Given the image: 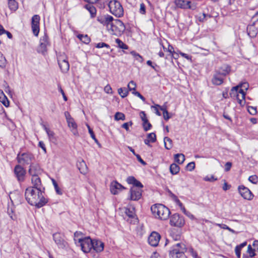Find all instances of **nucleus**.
<instances>
[{
    "mask_svg": "<svg viewBox=\"0 0 258 258\" xmlns=\"http://www.w3.org/2000/svg\"><path fill=\"white\" fill-rule=\"evenodd\" d=\"M125 214L130 218L134 217L135 215V210L134 208H126L125 210Z\"/></svg>",
    "mask_w": 258,
    "mask_h": 258,
    "instance_id": "40",
    "label": "nucleus"
},
{
    "mask_svg": "<svg viewBox=\"0 0 258 258\" xmlns=\"http://www.w3.org/2000/svg\"><path fill=\"white\" fill-rule=\"evenodd\" d=\"M189 252L190 253V254L194 258H199L197 252L196 251H195L192 248L189 250Z\"/></svg>",
    "mask_w": 258,
    "mask_h": 258,
    "instance_id": "59",
    "label": "nucleus"
},
{
    "mask_svg": "<svg viewBox=\"0 0 258 258\" xmlns=\"http://www.w3.org/2000/svg\"><path fill=\"white\" fill-rule=\"evenodd\" d=\"M241 249L239 248L237 246L235 247V254L238 258H240L241 256Z\"/></svg>",
    "mask_w": 258,
    "mask_h": 258,
    "instance_id": "58",
    "label": "nucleus"
},
{
    "mask_svg": "<svg viewBox=\"0 0 258 258\" xmlns=\"http://www.w3.org/2000/svg\"><path fill=\"white\" fill-rule=\"evenodd\" d=\"M195 167V163L194 162L189 163L187 166L186 168L189 171H192Z\"/></svg>",
    "mask_w": 258,
    "mask_h": 258,
    "instance_id": "54",
    "label": "nucleus"
},
{
    "mask_svg": "<svg viewBox=\"0 0 258 258\" xmlns=\"http://www.w3.org/2000/svg\"><path fill=\"white\" fill-rule=\"evenodd\" d=\"M133 124V122L132 121H130L128 122H125L122 124V127L124 128L126 131H129V126H132Z\"/></svg>",
    "mask_w": 258,
    "mask_h": 258,
    "instance_id": "53",
    "label": "nucleus"
},
{
    "mask_svg": "<svg viewBox=\"0 0 258 258\" xmlns=\"http://www.w3.org/2000/svg\"><path fill=\"white\" fill-rule=\"evenodd\" d=\"M127 181L128 183L132 184L130 191V200L138 201L142 197L143 184L136 178H127Z\"/></svg>",
    "mask_w": 258,
    "mask_h": 258,
    "instance_id": "2",
    "label": "nucleus"
},
{
    "mask_svg": "<svg viewBox=\"0 0 258 258\" xmlns=\"http://www.w3.org/2000/svg\"><path fill=\"white\" fill-rule=\"evenodd\" d=\"M123 188V186L116 181H113L111 183L110 191L113 195H117Z\"/></svg>",
    "mask_w": 258,
    "mask_h": 258,
    "instance_id": "18",
    "label": "nucleus"
},
{
    "mask_svg": "<svg viewBox=\"0 0 258 258\" xmlns=\"http://www.w3.org/2000/svg\"><path fill=\"white\" fill-rule=\"evenodd\" d=\"M44 130L46 132L48 137L49 140L52 143H55L57 141L56 137L55 136L54 133L47 128L45 125H43Z\"/></svg>",
    "mask_w": 258,
    "mask_h": 258,
    "instance_id": "24",
    "label": "nucleus"
},
{
    "mask_svg": "<svg viewBox=\"0 0 258 258\" xmlns=\"http://www.w3.org/2000/svg\"><path fill=\"white\" fill-rule=\"evenodd\" d=\"M29 171L31 176H38L40 173L41 170L38 165L32 163L30 165Z\"/></svg>",
    "mask_w": 258,
    "mask_h": 258,
    "instance_id": "22",
    "label": "nucleus"
},
{
    "mask_svg": "<svg viewBox=\"0 0 258 258\" xmlns=\"http://www.w3.org/2000/svg\"><path fill=\"white\" fill-rule=\"evenodd\" d=\"M14 172L17 177H21L24 176L25 173L24 169L20 165L15 166Z\"/></svg>",
    "mask_w": 258,
    "mask_h": 258,
    "instance_id": "28",
    "label": "nucleus"
},
{
    "mask_svg": "<svg viewBox=\"0 0 258 258\" xmlns=\"http://www.w3.org/2000/svg\"><path fill=\"white\" fill-rule=\"evenodd\" d=\"M255 250V249L252 248L251 246L250 245H249L247 247V252L248 254V256L253 257L255 255V253L254 252Z\"/></svg>",
    "mask_w": 258,
    "mask_h": 258,
    "instance_id": "44",
    "label": "nucleus"
},
{
    "mask_svg": "<svg viewBox=\"0 0 258 258\" xmlns=\"http://www.w3.org/2000/svg\"><path fill=\"white\" fill-rule=\"evenodd\" d=\"M224 78V77L215 72L212 79V83L215 85H220L223 84Z\"/></svg>",
    "mask_w": 258,
    "mask_h": 258,
    "instance_id": "19",
    "label": "nucleus"
},
{
    "mask_svg": "<svg viewBox=\"0 0 258 258\" xmlns=\"http://www.w3.org/2000/svg\"><path fill=\"white\" fill-rule=\"evenodd\" d=\"M231 166L232 164L231 162H227L225 165V170L227 171H229L230 169Z\"/></svg>",
    "mask_w": 258,
    "mask_h": 258,
    "instance_id": "64",
    "label": "nucleus"
},
{
    "mask_svg": "<svg viewBox=\"0 0 258 258\" xmlns=\"http://www.w3.org/2000/svg\"><path fill=\"white\" fill-rule=\"evenodd\" d=\"M118 93L122 98H124L128 95V91L126 88H120L118 89Z\"/></svg>",
    "mask_w": 258,
    "mask_h": 258,
    "instance_id": "38",
    "label": "nucleus"
},
{
    "mask_svg": "<svg viewBox=\"0 0 258 258\" xmlns=\"http://www.w3.org/2000/svg\"><path fill=\"white\" fill-rule=\"evenodd\" d=\"M246 93L243 89L238 88L237 93L235 94H232V89L231 90L230 95L231 97H236L238 102L240 105H242L245 104V97Z\"/></svg>",
    "mask_w": 258,
    "mask_h": 258,
    "instance_id": "12",
    "label": "nucleus"
},
{
    "mask_svg": "<svg viewBox=\"0 0 258 258\" xmlns=\"http://www.w3.org/2000/svg\"><path fill=\"white\" fill-rule=\"evenodd\" d=\"M39 21L40 17L38 15H34L31 20V27L33 34L35 36H38L39 32Z\"/></svg>",
    "mask_w": 258,
    "mask_h": 258,
    "instance_id": "13",
    "label": "nucleus"
},
{
    "mask_svg": "<svg viewBox=\"0 0 258 258\" xmlns=\"http://www.w3.org/2000/svg\"><path fill=\"white\" fill-rule=\"evenodd\" d=\"M164 119L166 120H168L170 116L169 115L168 111H165L163 113Z\"/></svg>",
    "mask_w": 258,
    "mask_h": 258,
    "instance_id": "62",
    "label": "nucleus"
},
{
    "mask_svg": "<svg viewBox=\"0 0 258 258\" xmlns=\"http://www.w3.org/2000/svg\"><path fill=\"white\" fill-rule=\"evenodd\" d=\"M69 127L71 128V132L73 133V135L76 136H79V133L77 130V124L74 120V119L73 118L71 120H69L67 121Z\"/></svg>",
    "mask_w": 258,
    "mask_h": 258,
    "instance_id": "23",
    "label": "nucleus"
},
{
    "mask_svg": "<svg viewBox=\"0 0 258 258\" xmlns=\"http://www.w3.org/2000/svg\"><path fill=\"white\" fill-rule=\"evenodd\" d=\"M78 38L83 43L89 44L91 41L90 37L87 35L79 34Z\"/></svg>",
    "mask_w": 258,
    "mask_h": 258,
    "instance_id": "35",
    "label": "nucleus"
},
{
    "mask_svg": "<svg viewBox=\"0 0 258 258\" xmlns=\"http://www.w3.org/2000/svg\"><path fill=\"white\" fill-rule=\"evenodd\" d=\"M249 87V84L247 82H244L239 84L238 85L232 88V94H235L238 90V88H242L244 90H247Z\"/></svg>",
    "mask_w": 258,
    "mask_h": 258,
    "instance_id": "26",
    "label": "nucleus"
},
{
    "mask_svg": "<svg viewBox=\"0 0 258 258\" xmlns=\"http://www.w3.org/2000/svg\"><path fill=\"white\" fill-rule=\"evenodd\" d=\"M97 20L103 25L105 26L108 31L111 23L113 21L114 19L113 17L109 15H105L102 17H98Z\"/></svg>",
    "mask_w": 258,
    "mask_h": 258,
    "instance_id": "15",
    "label": "nucleus"
},
{
    "mask_svg": "<svg viewBox=\"0 0 258 258\" xmlns=\"http://www.w3.org/2000/svg\"><path fill=\"white\" fill-rule=\"evenodd\" d=\"M87 126L88 129V131L91 137L92 138L93 137L94 138V137H95V134H94L92 129L90 127V126L88 124H87Z\"/></svg>",
    "mask_w": 258,
    "mask_h": 258,
    "instance_id": "60",
    "label": "nucleus"
},
{
    "mask_svg": "<svg viewBox=\"0 0 258 258\" xmlns=\"http://www.w3.org/2000/svg\"><path fill=\"white\" fill-rule=\"evenodd\" d=\"M127 87L129 90L134 91L136 90V84L133 81H131L128 84Z\"/></svg>",
    "mask_w": 258,
    "mask_h": 258,
    "instance_id": "47",
    "label": "nucleus"
},
{
    "mask_svg": "<svg viewBox=\"0 0 258 258\" xmlns=\"http://www.w3.org/2000/svg\"><path fill=\"white\" fill-rule=\"evenodd\" d=\"M140 118H141L143 122H145V123L147 122L148 119L146 117V114L144 111H142L140 112Z\"/></svg>",
    "mask_w": 258,
    "mask_h": 258,
    "instance_id": "51",
    "label": "nucleus"
},
{
    "mask_svg": "<svg viewBox=\"0 0 258 258\" xmlns=\"http://www.w3.org/2000/svg\"><path fill=\"white\" fill-rule=\"evenodd\" d=\"M31 183L32 186L25 190L26 200L31 206L37 208H41L48 202L47 199L44 196L45 188L40 178H31Z\"/></svg>",
    "mask_w": 258,
    "mask_h": 258,
    "instance_id": "1",
    "label": "nucleus"
},
{
    "mask_svg": "<svg viewBox=\"0 0 258 258\" xmlns=\"http://www.w3.org/2000/svg\"><path fill=\"white\" fill-rule=\"evenodd\" d=\"M95 46L96 48H103V47H106L108 49L110 48V46L108 44H107L104 42L98 43L96 44Z\"/></svg>",
    "mask_w": 258,
    "mask_h": 258,
    "instance_id": "49",
    "label": "nucleus"
},
{
    "mask_svg": "<svg viewBox=\"0 0 258 258\" xmlns=\"http://www.w3.org/2000/svg\"><path fill=\"white\" fill-rule=\"evenodd\" d=\"M139 12L141 14L144 15L146 14V6L144 4L141 3L140 6Z\"/></svg>",
    "mask_w": 258,
    "mask_h": 258,
    "instance_id": "52",
    "label": "nucleus"
},
{
    "mask_svg": "<svg viewBox=\"0 0 258 258\" xmlns=\"http://www.w3.org/2000/svg\"><path fill=\"white\" fill-rule=\"evenodd\" d=\"M150 142L154 143L156 141V136L154 133L148 134L147 138Z\"/></svg>",
    "mask_w": 258,
    "mask_h": 258,
    "instance_id": "41",
    "label": "nucleus"
},
{
    "mask_svg": "<svg viewBox=\"0 0 258 258\" xmlns=\"http://www.w3.org/2000/svg\"><path fill=\"white\" fill-rule=\"evenodd\" d=\"M77 166L80 172L85 175L87 172V167L84 160H82L77 164Z\"/></svg>",
    "mask_w": 258,
    "mask_h": 258,
    "instance_id": "30",
    "label": "nucleus"
},
{
    "mask_svg": "<svg viewBox=\"0 0 258 258\" xmlns=\"http://www.w3.org/2000/svg\"><path fill=\"white\" fill-rule=\"evenodd\" d=\"M153 214L161 220H165L168 218L170 212L168 208L162 204H157L151 207Z\"/></svg>",
    "mask_w": 258,
    "mask_h": 258,
    "instance_id": "3",
    "label": "nucleus"
},
{
    "mask_svg": "<svg viewBox=\"0 0 258 258\" xmlns=\"http://www.w3.org/2000/svg\"><path fill=\"white\" fill-rule=\"evenodd\" d=\"M114 118L116 120H124L125 119L124 114L119 112H117L115 113L114 115Z\"/></svg>",
    "mask_w": 258,
    "mask_h": 258,
    "instance_id": "42",
    "label": "nucleus"
},
{
    "mask_svg": "<svg viewBox=\"0 0 258 258\" xmlns=\"http://www.w3.org/2000/svg\"><path fill=\"white\" fill-rule=\"evenodd\" d=\"M169 194L170 197L172 198V199L176 203L177 201L179 200L178 198L176 196H175L174 194L172 193L171 191H169Z\"/></svg>",
    "mask_w": 258,
    "mask_h": 258,
    "instance_id": "61",
    "label": "nucleus"
},
{
    "mask_svg": "<svg viewBox=\"0 0 258 258\" xmlns=\"http://www.w3.org/2000/svg\"><path fill=\"white\" fill-rule=\"evenodd\" d=\"M143 126L145 131H148V130H150L152 127V125L149 122L148 120H147V122H143Z\"/></svg>",
    "mask_w": 258,
    "mask_h": 258,
    "instance_id": "50",
    "label": "nucleus"
},
{
    "mask_svg": "<svg viewBox=\"0 0 258 258\" xmlns=\"http://www.w3.org/2000/svg\"><path fill=\"white\" fill-rule=\"evenodd\" d=\"M7 63V60L3 55V54L0 52V67L4 68L5 67Z\"/></svg>",
    "mask_w": 258,
    "mask_h": 258,
    "instance_id": "43",
    "label": "nucleus"
},
{
    "mask_svg": "<svg viewBox=\"0 0 258 258\" xmlns=\"http://www.w3.org/2000/svg\"><path fill=\"white\" fill-rule=\"evenodd\" d=\"M104 91L107 94H112V88L108 84L104 87Z\"/></svg>",
    "mask_w": 258,
    "mask_h": 258,
    "instance_id": "55",
    "label": "nucleus"
},
{
    "mask_svg": "<svg viewBox=\"0 0 258 258\" xmlns=\"http://www.w3.org/2000/svg\"><path fill=\"white\" fill-rule=\"evenodd\" d=\"M18 162L22 165L31 164L35 160L34 155L30 152L19 153L17 156Z\"/></svg>",
    "mask_w": 258,
    "mask_h": 258,
    "instance_id": "7",
    "label": "nucleus"
},
{
    "mask_svg": "<svg viewBox=\"0 0 258 258\" xmlns=\"http://www.w3.org/2000/svg\"><path fill=\"white\" fill-rule=\"evenodd\" d=\"M160 238V235L158 233L153 232L148 237V242L151 246H156L159 243Z\"/></svg>",
    "mask_w": 258,
    "mask_h": 258,
    "instance_id": "17",
    "label": "nucleus"
},
{
    "mask_svg": "<svg viewBox=\"0 0 258 258\" xmlns=\"http://www.w3.org/2000/svg\"><path fill=\"white\" fill-rule=\"evenodd\" d=\"M85 8L89 12L91 18H94L96 16V9L94 6L91 5H86Z\"/></svg>",
    "mask_w": 258,
    "mask_h": 258,
    "instance_id": "31",
    "label": "nucleus"
},
{
    "mask_svg": "<svg viewBox=\"0 0 258 258\" xmlns=\"http://www.w3.org/2000/svg\"><path fill=\"white\" fill-rule=\"evenodd\" d=\"M58 91L60 92V93L62 94L63 96V98L65 101H67V97L66 96L63 90L62 89L61 87L60 84L58 85Z\"/></svg>",
    "mask_w": 258,
    "mask_h": 258,
    "instance_id": "56",
    "label": "nucleus"
},
{
    "mask_svg": "<svg viewBox=\"0 0 258 258\" xmlns=\"http://www.w3.org/2000/svg\"><path fill=\"white\" fill-rule=\"evenodd\" d=\"M164 143L165 148L167 150H170L172 147V140L169 137H166L164 139Z\"/></svg>",
    "mask_w": 258,
    "mask_h": 258,
    "instance_id": "33",
    "label": "nucleus"
},
{
    "mask_svg": "<svg viewBox=\"0 0 258 258\" xmlns=\"http://www.w3.org/2000/svg\"><path fill=\"white\" fill-rule=\"evenodd\" d=\"M115 42L117 44V46L120 48L123 49H127L128 47V46L124 43L121 40L118 38H116L115 39Z\"/></svg>",
    "mask_w": 258,
    "mask_h": 258,
    "instance_id": "39",
    "label": "nucleus"
},
{
    "mask_svg": "<svg viewBox=\"0 0 258 258\" xmlns=\"http://www.w3.org/2000/svg\"><path fill=\"white\" fill-rule=\"evenodd\" d=\"M58 63L62 72L66 73L69 71L70 65L66 56H60L58 57Z\"/></svg>",
    "mask_w": 258,
    "mask_h": 258,
    "instance_id": "16",
    "label": "nucleus"
},
{
    "mask_svg": "<svg viewBox=\"0 0 258 258\" xmlns=\"http://www.w3.org/2000/svg\"><path fill=\"white\" fill-rule=\"evenodd\" d=\"M77 245L81 246L82 250L84 253H88L93 247V240L90 237L79 238L78 243Z\"/></svg>",
    "mask_w": 258,
    "mask_h": 258,
    "instance_id": "5",
    "label": "nucleus"
},
{
    "mask_svg": "<svg viewBox=\"0 0 258 258\" xmlns=\"http://www.w3.org/2000/svg\"><path fill=\"white\" fill-rule=\"evenodd\" d=\"M64 116L66 117L67 121L73 118L72 117L71 115L68 111H66L64 112Z\"/></svg>",
    "mask_w": 258,
    "mask_h": 258,
    "instance_id": "63",
    "label": "nucleus"
},
{
    "mask_svg": "<svg viewBox=\"0 0 258 258\" xmlns=\"http://www.w3.org/2000/svg\"><path fill=\"white\" fill-rule=\"evenodd\" d=\"M93 247L92 248L97 252H100L103 250L104 245L101 241L93 239Z\"/></svg>",
    "mask_w": 258,
    "mask_h": 258,
    "instance_id": "21",
    "label": "nucleus"
},
{
    "mask_svg": "<svg viewBox=\"0 0 258 258\" xmlns=\"http://www.w3.org/2000/svg\"><path fill=\"white\" fill-rule=\"evenodd\" d=\"M239 194L244 199L250 200L252 199L253 195L250 190L244 185H239L238 187Z\"/></svg>",
    "mask_w": 258,
    "mask_h": 258,
    "instance_id": "14",
    "label": "nucleus"
},
{
    "mask_svg": "<svg viewBox=\"0 0 258 258\" xmlns=\"http://www.w3.org/2000/svg\"><path fill=\"white\" fill-rule=\"evenodd\" d=\"M51 179L56 194L59 195H61L62 194V191L61 188V184L56 181L54 178Z\"/></svg>",
    "mask_w": 258,
    "mask_h": 258,
    "instance_id": "29",
    "label": "nucleus"
},
{
    "mask_svg": "<svg viewBox=\"0 0 258 258\" xmlns=\"http://www.w3.org/2000/svg\"><path fill=\"white\" fill-rule=\"evenodd\" d=\"M184 219L178 214L172 215L170 218V224L171 226L181 227L184 225Z\"/></svg>",
    "mask_w": 258,
    "mask_h": 258,
    "instance_id": "10",
    "label": "nucleus"
},
{
    "mask_svg": "<svg viewBox=\"0 0 258 258\" xmlns=\"http://www.w3.org/2000/svg\"><path fill=\"white\" fill-rule=\"evenodd\" d=\"M48 43V37L46 35H44L40 38L39 47L42 52L46 50Z\"/></svg>",
    "mask_w": 258,
    "mask_h": 258,
    "instance_id": "25",
    "label": "nucleus"
},
{
    "mask_svg": "<svg viewBox=\"0 0 258 258\" xmlns=\"http://www.w3.org/2000/svg\"><path fill=\"white\" fill-rule=\"evenodd\" d=\"M231 71V67L228 64H223L218 70L216 72L220 74L221 76L225 77L228 75Z\"/></svg>",
    "mask_w": 258,
    "mask_h": 258,
    "instance_id": "20",
    "label": "nucleus"
},
{
    "mask_svg": "<svg viewBox=\"0 0 258 258\" xmlns=\"http://www.w3.org/2000/svg\"><path fill=\"white\" fill-rule=\"evenodd\" d=\"M185 245L183 243H177L170 252V258H186L184 254Z\"/></svg>",
    "mask_w": 258,
    "mask_h": 258,
    "instance_id": "6",
    "label": "nucleus"
},
{
    "mask_svg": "<svg viewBox=\"0 0 258 258\" xmlns=\"http://www.w3.org/2000/svg\"><path fill=\"white\" fill-rule=\"evenodd\" d=\"M9 8L12 11H16L18 8V3L15 0H10L8 2Z\"/></svg>",
    "mask_w": 258,
    "mask_h": 258,
    "instance_id": "36",
    "label": "nucleus"
},
{
    "mask_svg": "<svg viewBox=\"0 0 258 258\" xmlns=\"http://www.w3.org/2000/svg\"><path fill=\"white\" fill-rule=\"evenodd\" d=\"M170 170L173 175L176 174L179 171V167L177 164L173 163L170 165Z\"/></svg>",
    "mask_w": 258,
    "mask_h": 258,
    "instance_id": "37",
    "label": "nucleus"
},
{
    "mask_svg": "<svg viewBox=\"0 0 258 258\" xmlns=\"http://www.w3.org/2000/svg\"><path fill=\"white\" fill-rule=\"evenodd\" d=\"M0 102H1L6 107H8L9 106V101L6 96L0 97Z\"/></svg>",
    "mask_w": 258,
    "mask_h": 258,
    "instance_id": "45",
    "label": "nucleus"
},
{
    "mask_svg": "<svg viewBox=\"0 0 258 258\" xmlns=\"http://www.w3.org/2000/svg\"><path fill=\"white\" fill-rule=\"evenodd\" d=\"M9 197L13 203L18 204L20 203V196L18 191L11 192Z\"/></svg>",
    "mask_w": 258,
    "mask_h": 258,
    "instance_id": "27",
    "label": "nucleus"
},
{
    "mask_svg": "<svg viewBox=\"0 0 258 258\" xmlns=\"http://www.w3.org/2000/svg\"><path fill=\"white\" fill-rule=\"evenodd\" d=\"M53 239L59 248L66 249L68 246L67 242L64 239V236L60 233L53 234Z\"/></svg>",
    "mask_w": 258,
    "mask_h": 258,
    "instance_id": "9",
    "label": "nucleus"
},
{
    "mask_svg": "<svg viewBox=\"0 0 258 258\" xmlns=\"http://www.w3.org/2000/svg\"><path fill=\"white\" fill-rule=\"evenodd\" d=\"M247 111L251 115H255L257 113L256 108L253 106H248L247 108Z\"/></svg>",
    "mask_w": 258,
    "mask_h": 258,
    "instance_id": "48",
    "label": "nucleus"
},
{
    "mask_svg": "<svg viewBox=\"0 0 258 258\" xmlns=\"http://www.w3.org/2000/svg\"><path fill=\"white\" fill-rule=\"evenodd\" d=\"M132 93L135 95V96L139 97L142 100H143V101H145V97L142 95L138 91H136V90L133 91L132 92Z\"/></svg>",
    "mask_w": 258,
    "mask_h": 258,
    "instance_id": "57",
    "label": "nucleus"
},
{
    "mask_svg": "<svg viewBox=\"0 0 258 258\" xmlns=\"http://www.w3.org/2000/svg\"><path fill=\"white\" fill-rule=\"evenodd\" d=\"M248 34L250 37H254L257 33L258 30L254 26H250L247 28Z\"/></svg>",
    "mask_w": 258,
    "mask_h": 258,
    "instance_id": "32",
    "label": "nucleus"
},
{
    "mask_svg": "<svg viewBox=\"0 0 258 258\" xmlns=\"http://www.w3.org/2000/svg\"><path fill=\"white\" fill-rule=\"evenodd\" d=\"M125 27L123 23L118 19L114 20L111 23L108 32L112 35L121 36L125 31Z\"/></svg>",
    "mask_w": 258,
    "mask_h": 258,
    "instance_id": "4",
    "label": "nucleus"
},
{
    "mask_svg": "<svg viewBox=\"0 0 258 258\" xmlns=\"http://www.w3.org/2000/svg\"><path fill=\"white\" fill-rule=\"evenodd\" d=\"M174 160L178 164H182L184 160V155L182 154H177L174 155Z\"/></svg>",
    "mask_w": 258,
    "mask_h": 258,
    "instance_id": "34",
    "label": "nucleus"
},
{
    "mask_svg": "<svg viewBox=\"0 0 258 258\" xmlns=\"http://www.w3.org/2000/svg\"><path fill=\"white\" fill-rule=\"evenodd\" d=\"M82 233L81 232L76 231L74 233V240L75 241V243L78 244V238H83L82 237Z\"/></svg>",
    "mask_w": 258,
    "mask_h": 258,
    "instance_id": "46",
    "label": "nucleus"
},
{
    "mask_svg": "<svg viewBox=\"0 0 258 258\" xmlns=\"http://www.w3.org/2000/svg\"><path fill=\"white\" fill-rule=\"evenodd\" d=\"M109 7L111 12L113 15L118 17L123 15V8L119 2L116 1L110 2L109 4Z\"/></svg>",
    "mask_w": 258,
    "mask_h": 258,
    "instance_id": "8",
    "label": "nucleus"
},
{
    "mask_svg": "<svg viewBox=\"0 0 258 258\" xmlns=\"http://www.w3.org/2000/svg\"><path fill=\"white\" fill-rule=\"evenodd\" d=\"M175 6L182 9H191L194 10L196 9L197 6L195 4H191V2L184 0H175L174 1Z\"/></svg>",
    "mask_w": 258,
    "mask_h": 258,
    "instance_id": "11",
    "label": "nucleus"
}]
</instances>
